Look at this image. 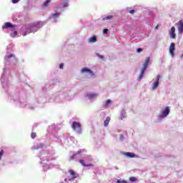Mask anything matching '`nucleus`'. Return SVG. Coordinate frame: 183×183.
Segmentation results:
<instances>
[{
	"label": "nucleus",
	"mask_w": 183,
	"mask_h": 183,
	"mask_svg": "<svg viewBox=\"0 0 183 183\" xmlns=\"http://www.w3.org/2000/svg\"><path fill=\"white\" fill-rule=\"evenodd\" d=\"M81 72H87L88 74H89L90 75H92V76H94V72H92V70L86 68V67H84L81 69Z\"/></svg>",
	"instance_id": "9d476101"
},
{
	"label": "nucleus",
	"mask_w": 183,
	"mask_h": 183,
	"mask_svg": "<svg viewBox=\"0 0 183 183\" xmlns=\"http://www.w3.org/2000/svg\"><path fill=\"white\" fill-rule=\"evenodd\" d=\"M169 112H170L169 107H167L165 108V109H164L162 112V116H159V117L160 118H165V117H168V115H169Z\"/></svg>",
	"instance_id": "f03ea898"
},
{
	"label": "nucleus",
	"mask_w": 183,
	"mask_h": 183,
	"mask_svg": "<svg viewBox=\"0 0 183 183\" xmlns=\"http://www.w3.org/2000/svg\"><path fill=\"white\" fill-rule=\"evenodd\" d=\"M14 36H16L18 35V31H14Z\"/></svg>",
	"instance_id": "7c9ffc66"
},
{
	"label": "nucleus",
	"mask_w": 183,
	"mask_h": 183,
	"mask_svg": "<svg viewBox=\"0 0 183 183\" xmlns=\"http://www.w3.org/2000/svg\"><path fill=\"white\" fill-rule=\"evenodd\" d=\"M177 25L178 26V32L179 34L183 33V21L179 20L178 23H177Z\"/></svg>",
	"instance_id": "7ed1b4c3"
},
{
	"label": "nucleus",
	"mask_w": 183,
	"mask_h": 183,
	"mask_svg": "<svg viewBox=\"0 0 183 183\" xmlns=\"http://www.w3.org/2000/svg\"><path fill=\"white\" fill-rule=\"evenodd\" d=\"M108 32V29H104L103 30V34H107Z\"/></svg>",
	"instance_id": "cd10ccee"
},
{
	"label": "nucleus",
	"mask_w": 183,
	"mask_h": 183,
	"mask_svg": "<svg viewBox=\"0 0 183 183\" xmlns=\"http://www.w3.org/2000/svg\"><path fill=\"white\" fill-rule=\"evenodd\" d=\"M59 68H60V69H64V64H61L59 65Z\"/></svg>",
	"instance_id": "c85d7f7f"
},
{
	"label": "nucleus",
	"mask_w": 183,
	"mask_h": 183,
	"mask_svg": "<svg viewBox=\"0 0 183 183\" xmlns=\"http://www.w3.org/2000/svg\"><path fill=\"white\" fill-rule=\"evenodd\" d=\"M28 29H32V26H29L27 29V31H28Z\"/></svg>",
	"instance_id": "f704fd0d"
},
{
	"label": "nucleus",
	"mask_w": 183,
	"mask_h": 183,
	"mask_svg": "<svg viewBox=\"0 0 183 183\" xmlns=\"http://www.w3.org/2000/svg\"><path fill=\"white\" fill-rule=\"evenodd\" d=\"M76 154H73L72 157H71V159H74V157H76Z\"/></svg>",
	"instance_id": "72a5a7b5"
},
{
	"label": "nucleus",
	"mask_w": 183,
	"mask_h": 183,
	"mask_svg": "<svg viewBox=\"0 0 183 183\" xmlns=\"http://www.w3.org/2000/svg\"><path fill=\"white\" fill-rule=\"evenodd\" d=\"M112 18H114L112 15L107 16L102 19V21H108L109 19H112Z\"/></svg>",
	"instance_id": "2eb2a0df"
},
{
	"label": "nucleus",
	"mask_w": 183,
	"mask_h": 183,
	"mask_svg": "<svg viewBox=\"0 0 183 183\" xmlns=\"http://www.w3.org/2000/svg\"><path fill=\"white\" fill-rule=\"evenodd\" d=\"M130 181H132V182H134L137 181V178L132 177H130Z\"/></svg>",
	"instance_id": "4be33fe9"
},
{
	"label": "nucleus",
	"mask_w": 183,
	"mask_h": 183,
	"mask_svg": "<svg viewBox=\"0 0 183 183\" xmlns=\"http://www.w3.org/2000/svg\"><path fill=\"white\" fill-rule=\"evenodd\" d=\"M159 27V25L157 24V25L155 26V28H154L155 31H157V29H158Z\"/></svg>",
	"instance_id": "2f4dec72"
},
{
	"label": "nucleus",
	"mask_w": 183,
	"mask_h": 183,
	"mask_svg": "<svg viewBox=\"0 0 183 183\" xmlns=\"http://www.w3.org/2000/svg\"><path fill=\"white\" fill-rule=\"evenodd\" d=\"M134 12H135V10H131V11H129L130 14H134Z\"/></svg>",
	"instance_id": "473e14b6"
},
{
	"label": "nucleus",
	"mask_w": 183,
	"mask_h": 183,
	"mask_svg": "<svg viewBox=\"0 0 183 183\" xmlns=\"http://www.w3.org/2000/svg\"><path fill=\"white\" fill-rule=\"evenodd\" d=\"M19 0H12V4H18Z\"/></svg>",
	"instance_id": "bb28decb"
},
{
	"label": "nucleus",
	"mask_w": 183,
	"mask_h": 183,
	"mask_svg": "<svg viewBox=\"0 0 183 183\" xmlns=\"http://www.w3.org/2000/svg\"><path fill=\"white\" fill-rule=\"evenodd\" d=\"M49 4H51V0H46L44 1L43 6L44 8H46V6H48V5H49Z\"/></svg>",
	"instance_id": "dca6fc26"
},
{
	"label": "nucleus",
	"mask_w": 183,
	"mask_h": 183,
	"mask_svg": "<svg viewBox=\"0 0 183 183\" xmlns=\"http://www.w3.org/2000/svg\"><path fill=\"white\" fill-rule=\"evenodd\" d=\"M174 51H175V44L171 43L169 46V54L170 55H172V57H174Z\"/></svg>",
	"instance_id": "0eeeda50"
},
{
	"label": "nucleus",
	"mask_w": 183,
	"mask_h": 183,
	"mask_svg": "<svg viewBox=\"0 0 183 183\" xmlns=\"http://www.w3.org/2000/svg\"><path fill=\"white\" fill-rule=\"evenodd\" d=\"M117 183H122V182H126L125 180L121 181L119 179L117 180Z\"/></svg>",
	"instance_id": "c756f323"
},
{
	"label": "nucleus",
	"mask_w": 183,
	"mask_h": 183,
	"mask_svg": "<svg viewBox=\"0 0 183 183\" xmlns=\"http://www.w3.org/2000/svg\"><path fill=\"white\" fill-rule=\"evenodd\" d=\"M97 56H98L99 58H100V59H104V56L103 55H101L98 53L96 54Z\"/></svg>",
	"instance_id": "aec40b11"
},
{
	"label": "nucleus",
	"mask_w": 183,
	"mask_h": 183,
	"mask_svg": "<svg viewBox=\"0 0 183 183\" xmlns=\"http://www.w3.org/2000/svg\"><path fill=\"white\" fill-rule=\"evenodd\" d=\"M124 155H126V157L128 158H135V154L132 152H126L124 153Z\"/></svg>",
	"instance_id": "ddd939ff"
},
{
	"label": "nucleus",
	"mask_w": 183,
	"mask_h": 183,
	"mask_svg": "<svg viewBox=\"0 0 183 183\" xmlns=\"http://www.w3.org/2000/svg\"><path fill=\"white\" fill-rule=\"evenodd\" d=\"M89 42H97V36H93L90 37Z\"/></svg>",
	"instance_id": "f3484780"
},
{
	"label": "nucleus",
	"mask_w": 183,
	"mask_h": 183,
	"mask_svg": "<svg viewBox=\"0 0 183 183\" xmlns=\"http://www.w3.org/2000/svg\"><path fill=\"white\" fill-rule=\"evenodd\" d=\"M14 56H15L14 54H10V55L7 56L6 58L8 59H11V58H14Z\"/></svg>",
	"instance_id": "5701e85b"
},
{
	"label": "nucleus",
	"mask_w": 183,
	"mask_h": 183,
	"mask_svg": "<svg viewBox=\"0 0 183 183\" xmlns=\"http://www.w3.org/2000/svg\"><path fill=\"white\" fill-rule=\"evenodd\" d=\"M79 162H80V164H81V165L83 167H94V165L92 164H85V160H84V159H80Z\"/></svg>",
	"instance_id": "f8f14e48"
},
{
	"label": "nucleus",
	"mask_w": 183,
	"mask_h": 183,
	"mask_svg": "<svg viewBox=\"0 0 183 183\" xmlns=\"http://www.w3.org/2000/svg\"><path fill=\"white\" fill-rule=\"evenodd\" d=\"M71 127L73 128V129H74V131H78V130L81 129V124L77 122H74L72 123Z\"/></svg>",
	"instance_id": "39448f33"
},
{
	"label": "nucleus",
	"mask_w": 183,
	"mask_h": 183,
	"mask_svg": "<svg viewBox=\"0 0 183 183\" xmlns=\"http://www.w3.org/2000/svg\"><path fill=\"white\" fill-rule=\"evenodd\" d=\"M111 104V99H108L106 101V105H109Z\"/></svg>",
	"instance_id": "393cba45"
},
{
	"label": "nucleus",
	"mask_w": 183,
	"mask_h": 183,
	"mask_svg": "<svg viewBox=\"0 0 183 183\" xmlns=\"http://www.w3.org/2000/svg\"><path fill=\"white\" fill-rule=\"evenodd\" d=\"M31 138L34 139V138H36V132H32L31 134Z\"/></svg>",
	"instance_id": "6ab92c4d"
},
{
	"label": "nucleus",
	"mask_w": 183,
	"mask_h": 183,
	"mask_svg": "<svg viewBox=\"0 0 183 183\" xmlns=\"http://www.w3.org/2000/svg\"><path fill=\"white\" fill-rule=\"evenodd\" d=\"M68 6V0H64L63 2V8H66Z\"/></svg>",
	"instance_id": "a211bd4d"
},
{
	"label": "nucleus",
	"mask_w": 183,
	"mask_h": 183,
	"mask_svg": "<svg viewBox=\"0 0 183 183\" xmlns=\"http://www.w3.org/2000/svg\"><path fill=\"white\" fill-rule=\"evenodd\" d=\"M159 79H161V76L157 75V80L153 83L152 89H157V88H158V86L159 85Z\"/></svg>",
	"instance_id": "20e7f679"
},
{
	"label": "nucleus",
	"mask_w": 183,
	"mask_h": 183,
	"mask_svg": "<svg viewBox=\"0 0 183 183\" xmlns=\"http://www.w3.org/2000/svg\"><path fill=\"white\" fill-rule=\"evenodd\" d=\"M110 121H111V117H107L105 121L104 122V127H108Z\"/></svg>",
	"instance_id": "4468645a"
},
{
	"label": "nucleus",
	"mask_w": 183,
	"mask_h": 183,
	"mask_svg": "<svg viewBox=\"0 0 183 183\" xmlns=\"http://www.w3.org/2000/svg\"><path fill=\"white\" fill-rule=\"evenodd\" d=\"M142 48H139V49H137V52L138 53V54H139V52H142Z\"/></svg>",
	"instance_id": "b1692460"
},
{
	"label": "nucleus",
	"mask_w": 183,
	"mask_h": 183,
	"mask_svg": "<svg viewBox=\"0 0 183 183\" xmlns=\"http://www.w3.org/2000/svg\"><path fill=\"white\" fill-rule=\"evenodd\" d=\"M69 173L71 176V179H75V178H78V174L75 172V171L69 169Z\"/></svg>",
	"instance_id": "1a4fd4ad"
},
{
	"label": "nucleus",
	"mask_w": 183,
	"mask_h": 183,
	"mask_svg": "<svg viewBox=\"0 0 183 183\" xmlns=\"http://www.w3.org/2000/svg\"><path fill=\"white\" fill-rule=\"evenodd\" d=\"M2 155H4V151L3 150H1L0 152V159H1V158H2Z\"/></svg>",
	"instance_id": "a878e982"
},
{
	"label": "nucleus",
	"mask_w": 183,
	"mask_h": 183,
	"mask_svg": "<svg viewBox=\"0 0 183 183\" xmlns=\"http://www.w3.org/2000/svg\"><path fill=\"white\" fill-rule=\"evenodd\" d=\"M169 35H170V37H171L172 39H175V38H177V34H175V27H174V26H172V27L170 29Z\"/></svg>",
	"instance_id": "423d86ee"
},
{
	"label": "nucleus",
	"mask_w": 183,
	"mask_h": 183,
	"mask_svg": "<svg viewBox=\"0 0 183 183\" xmlns=\"http://www.w3.org/2000/svg\"><path fill=\"white\" fill-rule=\"evenodd\" d=\"M149 61H151V59L149 57H147L143 64L142 69H141V72L139 76V81H141V79H142V76H144V74H145V71H147L148 65H149Z\"/></svg>",
	"instance_id": "f257e3e1"
},
{
	"label": "nucleus",
	"mask_w": 183,
	"mask_h": 183,
	"mask_svg": "<svg viewBox=\"0 0 183 183\" xmlns=\"http://www.w3.org/2000/svg\"><path fill=\"white\" fill-rule=\"evenodd\" d=\"M59 15H60L59 13H54V14H53V18H56V17L59 16Z\"/></svg>",
	"instance_id": "412c9836"
},
{
	"label": "nucleus",
	"mask_w": 183,
	"mask_h": 183,
	"mask_svg": "<svg viewBox=\"0 0 183 183\" xmlns=\"http://www.w3.org/2000/svg\"><path fill=\"white\" fill-rule=\"evenodd\" d=\"M16 25H13L10 22H6L2 26L3 29H8V28H15Z\"/></svg>",
	"instance_id": "6e6552de"
},
{
	"label": "nucleus",
	"mask_w": 183,
	"mask_h": 183,
	"mask_svg": "<svg viewBox=\"0 0 183 183\" xmlns=\"http://www.w3.org/2000/svg\"><path fill=\"white\" fill-rule=\"evenodd\" d=\"M26 32L24 33L23 36H26Z\"/></svg>",
	"instance_id": "c9c22d12"
},
{
	"label": "nucleus",
	"mask_w": 183,
	"mask_h": 183,
	"mask_svg": "<svg viewBox=\"0 0 183 183\" xmlns=\"http://www.w3.org/2000/svg\"><path fill=\"white\" fill-rule=\"evenodd\" d=\"M86 97L87 98H89V99H94V98H97L98 97V94L95 93H91V94H87Z\"/></svg>",
	"instance_id": "9b49d317"
}]
</instances>
